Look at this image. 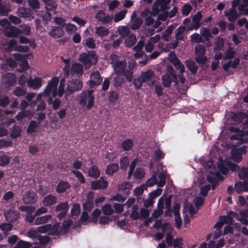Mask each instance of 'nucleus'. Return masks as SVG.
Masks as SVG:
<instances>
[{"instance_id":"nucleus-1","label":"nucleus","mask_w":248,"mask_h":248,"mask_svg":"<svg viewBox=\"0 0 248 248\" xmlns=\"http://www.w3.org/2000/svg\"><path fill=\"white\" fill-rule=\"evenodd\" d=\"M127 63L125 61L118 62L114 65V71L116 75H122L128 82H131L133 78V72L126 69Z\"/></svg>"},{"instance_id":"nucleus-2","label":"nucleus","mask_w":248,"mask_h":248,"mask_svg":"<svg viewBox=\"0 0 248 248\" xmlns=\"http://www.w3.org/2000/svg\"><path fill=\"white\" fill-rule=\"evenodd\" d=\"M93 93V90L83 91L78 96L79 103L83 106L87 104V109H90L94 105L95 97Z\"/></svg>"},{"instance_id":"nucleus-3","label":"nucleus","mask_w":248,"mask_h":248,"mask_svg":"<svg viewBox=\"0 0 248 248\" xmlns=\"http://www.w3.org/2000/svg\"><path fill=\"white\" fill-rule=\"evenodd\" d=\"M79 61L87 68L95 64L97 62V57L94 50H89L87 53H82L79 55Z\"/></svg>"},{"instance_id":"nucleus-4","label":"nucleus","mask_w":248,"mask_h":248,"mask_svg":"<svg viewBox=\"0 0 248 248\" xmlns=\"http://www.w3.org/2000/svg\"><path fill=\"white\" fill-rule=\"evenodd\" d=\"M166 73L162 77V84L165 87H170L172 82L178 83L177 76L171 65H168L166 68Z\"/></svg>"},{"instance_id":"nucleus-5","label":"nucleus","mask_w":248,"mask_h":248,"mask_svg":"<svg viewBox=\"0 0 248 248\" xmlns=\"http://www.w3.org/2000/svg\"><path fill=\"white\" fill-rule=\"evenodd\" d=\"M246 146H243L239 148H233L231 151L232 159L235 162H240L242 158V155L246 154Z\"/></svg>"},{"instance_id":"nucleus-6","label":"nucleus","mask_w":248,"mask_h":248,"mask_svg":"<svg viewBox=\"0 0 248 248\" xmlns=\"http://www.w3.org/2000/svg\"><path fill=\"white\" fill-rule=\"evenodd\" d=\"M102 82L101 78L99 71L92 72L90 75V79L88 81V85L91 89L94 88L100 85Z\"/></svg>"},{"instance_id":"nucleus-7","label":"nucleus","mask_w":248,"mask_h":248,"mask_svg":"<svg viewBox=\"0 0 248 248\" xmlns=\"http://www.w3.org/2000/svg\"><path fill=\"white\" fill-rule=\"evenodd\" d=\"M108 186V183L104 180V177H100L99 180L91 182V187L93 190L104 189Z\"/></svg>"},{"instance_id":"nucleus-8","label":"nucleus","mask_w":248,"mask_h":248,"mask_svg":"<svg viewBox=\"0 0 248 248\" xmlns=\"http://www.w3.org/2000/svg\"><path fill=\"white\" fill-rule=\"evenodd\" d=\"M59 82V79L57 77L53 78L47 83V86L44 91L45 96L50 95L53 90H56Z\"/></svg>"},{"instance_id":"nucleus-9","label":"nucleus","mask_w":248,"mask_h":248,"mask_svg":"<svg viewBox=\"0 0 248 248\" xmlns=\"http://www.w3.org/2000/svg\"><path fill=\"white\" fill-rule=\"evenodd\" d=\"M95 17L99 22L103 24H106L112 21V17L107 14L102 10H99L95 14Z\"/></svg>"},{"instance_id":"nucleus-10","label":"nucleus","mask_w":248,"mask_h":248,"mask_svg":"<svg viewBox=\"0 0 248 248\" xmlns=\"http://www.w3.org/2000/svg\"><path fill=\"white\" fill-rule=\"evenodd\" d=\"M37 196L34 191H28L23 196V202L26 204H31L34 203L37 199Z\"/></svg>"},{"instance_id":"nucleus-11","label":"nucleus","mask_w":248,"mask_h":248,"mask_svg":"<svg viewBox=\"0 0 248 248\" xmlns=\"http://www.w3.org/2000/svg\"><path fill=\"white\" fill-rule=\"evenodd\" d=\"M4 216L7 221L14 222L20 217V214L17 211L8 210L4 213Z\"/></svg>"},{"instance_id":"nucleus-12","label":"nucleus","mask_w":248,"mask_h":248,"mask_svg":"<svg viewBox=\"0 0 248 248\" xmlns=\"http://www.w3.org/2000/svg\"><path fill=\"white\" fill-rule=\"evenodd\" d=\"M235 190L237 193H241L243 192L248 191V179L242 181L236 182L234 186Z\"/></svg>"},{"instance_id":"nucleus-13","label":"nucleus","mask_w":248,"mask_h":248,"mask_svg":"<svg viewBox=\"0 0 248 248\" xmlns=\"http://www.w3.org/2000/svg\"><path fill=\"white\" fill-rule=\"evenodd\" d=\"M202 18V15L200 11L197 12L192 17V22L191 24L190 29L198 30L202 24L201 20Z\"/></svg>"},{"instance_id":"nucleus-14","label":"nucleus","mask_w":248,"mask_h":248,"mask_svg":"<svg viewBox=\"0 0 248 248\" xmlns=\"http://www.w3.org/2000/svg\"><path fill=\"white\" fill-rule=\"evenodd\" d=\"M64 33V31L62 28L58 27H53L49 32L50 36L54 38H59L63 36Z\"/></svg>"},{"instance_id":"nucleus-15","label":"nucleus","mask_w":248,"mask_h":248,"mask_svg":"<svg viewBox=\"0 0 248 248\" xmlns=\"http://www.w3.org/2000/svg\"><path fill=\"white\" fill-rule=\"evenodd\" d=\"M42 81L41 78H36L34 79L30 78L27 80V84L29 87L33 89H37L42 86Z\"/></svg>"},{"instance_id":"nucleus-16","label":"nucleus","mask_w":248,"mask_h":248,"mask_svg":"<svg viewBox=\"0 0 248 248\" xmlns=\"http://www.w3.org/2000/svg\"><path fill=\"white\" fill-rule=\"evenodd\" d=\"M155 77V72L151 69L147 70L141 73L140 77L144 83L152 80Z\"/></svg>"},{"instance_id":"nucleus-17","label":"nucleus","mask_w":248,"mask_h":248,"mask_svg":"<svg viewBox=\"0 0 248 248\" xmlns=\"http://www.w3.org/2000/svg\"><path fill=\"white\" fill-rule=\"evenodd\" d=\"M70 187V185L67 182L61 180L59 182L56 188V191L58 193H62Z\"/></svg>"},{"instance_id":"nucleus-18","label":"nucleus","mask_w":248,"mask_h":248,"mask_svg":"<svg viewBox=\"0 0 248 248\" xmlns=\"http://www.w3.org/2000/svg\"><path fill=\"white\" fill-rule=\"evenodd\" d=\"M32 116L33 114L30 111L28 110L21 109V111L18 112V113L16 115L15 118L18 121H22V120L25 118L31 119Z\"/></svg>"},{"instance_id":"nucleus-19","label":"nucleus","mask_w":248,"mask_h":248,"mask_svg":"<svg viewBox=\"0 0 248 248\" xmlns=\"http://www.w3.org/2000/svg\"><path fill=\"white\" fill-rule=\"evenodd\" d=\"M135 16L136 13L134 12L131 16L132 21L130 25V28L133 30L140 29L143 22L142 19L140 17H136L134 20L133 17Z\"/></svg>"},{"instance_id":"nucleus-20","label":"nucleus","mask_w":248,"mask_h":248,"mask_svg":"<svg viewBox=\"0 0 248 248\" xmlns=\"http://www.w3.org/2000/svg\"><path fill=\"white\" fill-rule=\"evenodd\" d=\"M57 198L55 196L49 194L45 197L43 200V204L46 206H49L57 202Z\"/></svg>"},{"instance_id":"nucleus-21","label":"nucleus","mask_w":248,"mask_h":248,"mask_svg":"<svg viewBox=\"0 0 248 248\" xmlns=\"http://www.w3.org/2000/svg\"><path fill=\"white\" fill-rule=\"evenodd\" d=\"M61 232L62 233V231L60 226V223L56 222L53 225L51 224V227L48 234L50 235L59 236Z\"/></svg>"},{"instance_id":"nucleus-22","label":"nucleus","mask_w":248,"mask_h":248,"mask_svg":"<svg viewBox=\"0 0 248 248\" xmlns=\"http://www.w3.org/2000/svg\"><path fill=\"white\" fill-rule=\"evenodd\" d=\"M51 218L50 215H46L43 216H37L33 225H39L47 222Z\"/></svg>"},{"instance_id":"nucleus-23","label":"nucleus","mask_w":248,"mask_h":248,"mask_svg":"<svg viewBox=\"0 0 248 248\" xmlns=\"http://www.w3.org/2000/svg\"><path fill=\"white\" fill-rule=\"evenodd\" d=\"M4 33L9 37H17L19 35L18 28L14 26L6 28Z\"/></svg>"},{"instance_id":"nucleus-24","label":"nucleus","mask_w":248,"mask_h":248,"mask_svg":"<svg viewBox=\"0 0 248 248\" xmlns=\"http://www.w3.org/2000/svg\"><path fill=\"white\" fill-rule=\"evenodd\" d=\"M119 96V93L113 90H110L108 95V102L111 104H114L118 99Z\"/></svg>"},{"instance_id":"nucleus-25","label":"nucleus","mask_w":248,"mask_h":248,"mask_svg":"<svg viewBox=\"0 0 248 248\" xmlns=\"http://www.w3.org/2000/svg\"><path fill=\"white\" fill-rule=\"evenodd\" d=\"M40 123H38L34 120H31L27 129V133L28 134H32L36 132V130L39 127Z\"/></svg>"},{"instance_id":"nucleus-26","label":"nucleus","mask_w":248,"mask_h":248,"mask_svg":"<svg viewBox=\"0 0 248 248\" xmlns=\"http://www.w3.org/2000/svg\"><path fill=\"white\" fill-rule=\"evenodd\" d=\"M19 13L23 17L29 18L30 19L34 18L33 12L29 8L21 7L19 9Z\"/></svg>"},{"instance_id":"nucleus-27","label":"nucleus","mask_w":248,"mask_h":248,"mask_svg":"<svg viewBox=\"0 0 248 248\" xmlns=\"http://www.w3.org/2000/svg\"><path fill=\"white\" fill-rule=\"evenodd\" d=\"M11 11V6L9 2H1L0 3V15L7 16Z\"/></svg>"},{"instance_id":"nucleus-28","label":"nucleus","mask_w":248,"mask_h":248,"mask_svg":"<svg viewBox=\"0 0 248 248\" xmlns=\"http://www.w3.org/2000/svg\"><path fill=\"white\" fill-rule=\"evenodd\" d=\"M186 65L189 71L193 74H195L198 70V66L195 62L191 59H188L185 62Z\"/></svg>"},{"instance_id":"nucleus-29","label":"nucleus","mask_w":248,"mask_h":248,"mask_svg":"<svg viewBox=\"0 0 248 248\" xmlns=\"http://www.w3.org/2000/svg\"><path fill=\"white\" fill-rule=\"evenodd\" d=\"M119 169V165L117 163L109 164L106 169L105 172L108 175H112Z\"/></svg>"},{"instance_id":"nucleus-30","label":"nucleus","mask_w":248,"mask_h":248,"mask_svg":"<svg viewBox=\"0 0 248 248\" xmlns=\"http://www.w3.org/2000/svg\"><path fill=\"white\" fill-rule=\"evenodd\" d=\"M134 146V142L132 140L127 139L123 140L121 143V148L125 151H130Z\"/></svg>"},{"instance_id":"nucleus-31","label":"nucleus","mask_w":248,"mask_h":248,"mask_svg":"<svg viewBox=\"0 0 248 248\" xmlns=\"http://www.w3.org/2000/svg\"><path fill=\"white\" fill-rule=\"evenodd\" d=\"M232 140H239L243 143H248V135L244 134H233L231 137Z\"/></svg>"},{"instance_id":"nucleus-32","label":"nucleus","mask_w":248,"mask_h":248,"mask_svg":"<svg viewBox=\"0 0 248 248\" xmlns=\"http://www.w3.org/2000/svg\"><path fill=\"white\" fill-rule=\"evenodd\" d=\"M71 74H82L83 73L82 65L78 63H76L72 65L71 68Z\"/></svg>"},{"instance_id":"nucleus-33","label":"nucleus","mask_w":248,"mask_h":248,"mask_svg":"<svg viewBox=\"0 0 248 248\" xmlns=\"http://www.w3.org/2000/svg\"><path fill=\"white\" fill-rule=\"evenodd\" d=\"M73 224V221L71 219L64 220L61 227L62 231V234H65L69 232L70 227Z\"/></svg>"},{"instance_id":"nucleus-34","label":"nucleus","mask_w":248,"mask_h":248,"mask_svg":"<svg viewBox=\"0 0 248 248\" xmlns=\"http://www.w3.org/2000/svg\"><path fill=\"white\" fill-rule=\"evenodd\" d=\"M18 30V34H23L25 35H29L31 32V27L27 24H22L21 25L19 28Z\"/></svg>"},{"instance_id":"nucleus-35","label":"nucleus","mask_w":248,"mask_h":248,"mask_svg":"<svg viewBox=\"0 0 248 248\" xmlns=\"http://www.w3.org/2000/svg\"><path fill=\"white\" fill-rule=\"evenodd\" d=\"M170 0H156L154 4L161 8L162 11L168 9L167 5L170 2Z\"/></svg>"},{"instance_id":"nucleus-36","label":"nucleus","mask_w":248,"mask_h":248,"mask_svg":"<svg viewBox=\"0 0 248 248\" xmlns=\"http://www.w3.org/2000/svg\"><path fill=\"white\" fill-rule=\"evenodd\" d=\"M137 39L133 34H130L126 38L124 44L125 46L128 47H132L136 43Z\"/></svg>"},{"instance_id":"nucleus-37","label":"nucleus","mask_w":248,"mask_h":248,"mask_svg":"<svg viewBox=\"0 0 248 248\" xmlns=\"http://www.w3.org/2000/svg\"><path fill=\"white\" fill-rule=\"evenodd\" d=\"M89 176L94 179L99 177L100 172L98 168L96 166H93L89 170Z\"/></svg>"},{"instance_id":"nucleus-38","label":"nucleus","mask_w":248,"mask_h":248,"mask_svg":"<svg viewBox=\"0 0 248 248\" xmlns=\"http://www.w3.org/2000/svg\"><path fill=\"white\" fill-rule=\"evenodd\" d=\"M93 197L88 196L87 201L83 203V210L87 212H90L93 207Z\"/></svg>"},{"instance_id":"nucleus-39","label":"nucleus","mask_w":248,"mask_h":248,"mask_svg":"<svg viewBox=\"0 0 248 248\" xmlns=\"http://www.w3.org/2000/svg\"><path fill=\"white\" fill-rule=\"evenodd\" d=\"M122 75H117L113 79V85L116 88H119L125 83V79Z\"/></svg>"},{"instance_id":"nucleus-40","label":"nucleus","mask_w":248,"mask_h":248,"mask_svg":"<svg viewBox=\"0 0 248 248\" xmlns=\"http://www.w3.org/2000/svg\"><path fill=\"white\" fill-rule=\"evenodd\" d=\"M21 129L19 126L14 125L10 133V137L16 139L21 135Z\"/></svg>"},{"instance_id":"nucleus-41","label":"nucleus","mask_w":248,"mask_h":248,"mask_svg":"<svg viewBox=\"0 0 248 248\" xmlns=\"http://www.w3.org/2000/svg\"><path fill=\"white\" fill-rule=\"evenodd\" d=\"M96 33L100 37L107 36L109 33L108 30L103 26H100L96 28Z\"/></svg>"},{"instance_id":"nucleus-42","label":"nucleus","mask_w":248,"mask_h":248,"mask_svg":"<svg viewBox=\"0 0 248 248\" xmlns=\"http://www.w3.org/2000/svg\"><path fill=\"white\" fill-rule=\"evenodd\" d=\"M129 163V158L126 156H123L120 159V169L123 170H126Z\"/></svg>"},{"instance_id":"nucleus-43","label":"nucleus","mask_w":248,"mask_h":248,"mask_svg":"<svg viewBox=\"0 0 248 248\" xmlns=\"http://www.w3.org/2000/svg\"><path fill=\"white\" fill-rule=\"evenodd\" d=\"M101 214V211L98 209H95L92 214V217L89 220V222L97 223L98 218Z\"/></svg>"},{"instance_id":"nucleus-44","label":"nucleus","mask_w":248,"mask_h":248,"mask_svg":"<svg viewBox=\"0 0 248 248\" xmlns=\"http://www.w3.org/2000/svg\"><path fill=\"white\" fill-rule=\"evenodd\" d=\"M72 216H78L80 213V205L78 203H74L71 210Z\"/></svg>"},{"instance_id":"nucleus-45","label":"nucleus","mask_w":248,"mask_h":248,"mask_svg":"<svg viewBox=\"0 0 248 248\" xmlns=\"http://www.w3.org/2000/svg\"><path fill=\"white\" fill-rule=\"evenodd\" d=\"M126 13V10H121L119 12L115 15L114 21L115 22H118L124 18Z\"/></svg>"},{"instance_id":"nucleus-46","label":"nucleus","mask_w":248,"mask_h":248,"mask_svg":"<svg viewBox=\"0 0 248 248\" xmlns=\"http://www.w3.org/2000/svg\"><path fill=\"white\" fill-rule=\"evenodd\" d=\"M223 46H224L223 39L221 37H218L216 38L214 49L216 51L220 50L223 47Z\"/></svg>"},{"instance_id":"nucleus-47","label":"nucleus","mask_w":248,"mask_h":248,"mask_svg":"<svg viewBox=\"0 0 248 248\" xmlns=\"http://www.w3.org/2000/svg\"><path fill=\"white\" fill-rule=\"evenodd\" d=\"M201 34L204 38V41H209L210 38L211 36L210 31L206 28L202 27L201 29Z\"/></svg>"},{"instance_id":"nucleus-48","label":"nucleus","mask_w":248,"mask_h":248,"mask_svg":"<svg viewBox=\"0 0 248 248\" xmlns=\"http://www.w3.org/2000/svg\"><path fill=\"white\" fill-rule=\"evenodd\" d=\"M205 51V46L199 44L195 47V53L197 56L204 55Z\"/></svg>"},{"instance_id":"nucleus-49","label":"nucleus","mask_w":248,"mask_h":248,"mask_svg":"<svg viewBox=\"0 0 248 248\" xmlns=\"http://www.w3.org/2000/svg\"><path fill=\"white\" fill-rule=\"evenodd\" d=\"M32 244L31 242L20 240L17 243L14 248H30Z\"/></svg>"},{"instance_id":"nucleus-50","label":"nucleus","mask_w":248,"mask_h":248,"mask_svg":"<svg viewBox=\"0 0 248 248\" xmlns=\"http://www.w3.org/2000/svg\"><path fill=\"white\" fill-rule=\"evenodd\" d=\"M240 217H239V220L243 224L248 225V215L247 212H240Z\"/></svg>"},{"instance_id":"nucleus-51","label":"nucleus","mask_w":248,"mask_h":248,"mask_svg":"<svg viewBox=\"0 0 248 248\" xmlns=\"http://www.w3.org/2000/svg\"><path fill=\"white\" fill-rule=\"evenodd\" d=\"M191 40L193 43L198 44L200 43H204V41L202 36L197 33L192 34L191 36Z\"/></svg>"},{"instance_id":"nucleus-52","label":"nucleus","mask_w":248,"mask_h":248,"mask_svg":"<svg viewBox=\"0 0 248 248\" xmlns=\"http://www.w3.org/2000/svg\"><path fill=\"white\" fill-rule=\"evenodd\" d=\"M72 173L76 176L81 184H84L85 183L84 176L80 171L73 170H72Z\"/></svg>"},{"instance_id":"nucleus-53","label":"nucleus","mask_w":248,"mask_h":248,"mask_svg":"<svg viewBox=\"0 0 248 248\" xmlns=\"http://www.w3.org/2000/svg\"><path fill=\"white\" fill-rule=\"evenodd\" d=\"M10 161V157L6 155H3L0 156V166H5L9 164Z\"/></svg>"},{"instance_id":"nucleus-54","label":"nucleus","mask_w":248,"mask_h":248,"mask_svg":"<svg viewBox=\"0 0 248 248\" xmlns=\"http://www.w3.org/2000/svg\"><path fill=\"white\" fill-rule=\"evenodd\" d=\"M68 204L67 202H62L57 205L55 211L56 212L63 211H68Z\"/></svg>"},{"instance_id":"nucleus-55","label":"nucleus","mask_w":248,"mask_h":248,"mask_svg":"<svg viewBox=\"0 0 248 248\" xmlns=\"http://www.w3.org/2000/svg\"><path fill=\"white\" fill-rule=\"evenodd\" d=\"M14 94L17 96H20L24 95L26 93V89H24L23 87L20 86L17 87L13 92Z\"/></svg>"},{"instance_id":"nucleus-56","label":"nucleus","mask_w":248,"mask_h":248,"mask_svg":"<svg viewBox=\"0 0 248 248\" xmlns=\"http://www.w3.org/2000/svg\"><path fill=\"white\" fill-rule=\"evenodd\" d=\"M132 80L133 84L134 85L135 89L140 90L142 87V83H144L142 81L141 77L136 78Z\"/></svg>"},{"instance_id":"nucleus-57","label":"nucleus","mask_w":248,"mask_h":248,"mask_svg":"<svg viewBox=\"0 0 248 248\" xmlns=\"http://www.w3.org/2000/svg\"><path fill=\"white\" fill-rule=\"evenodd\" d=\"M51 227V224H47L41 225L37 228V232L41 233H46L49 232V230Z\"/></svg>"},{"instance_id":"nucleus-58","label":"nucleus","mask_w":248,"mask_h":248,"mask_svg":"<svg viewBox=\"0 0 248 248\" xmlns=\"http://www.w3.org/2000/svg\"><path fill=\"white\" fill-rule=\"evenodd\" d=\"M102 211L104 215H110L113 212V209L111 208L110 204H106L105 205L102 206Z\"/></svg>"},{"instance_id":"nucleus-59","label":"nucleus","mask_w":248,"mask_h":248,"mask_svg":"<svg viewBox=\"0 0 248 248\" xmlns=\"http://www.w3.org/2000/svg\"><path fill=\"white\" fill-rule=\"evenodd\" d=\"M225 165L228 166V168L229 169V170H232V171H237L239 170L240 167L238 165L235 164V163L230 162L229 161H226L225 162Z\"/></svg>"},{"instance_id":"nucleus-60","label":"nucleus","mask_w":248,"mask_h":248,"mask_svg":"<svg viewBox=\"0 0 248 248\" xmlns=\"http://www.w3.org/2000/svg\"><path fill=\"white\" fill-rule=\"evenodd\" d=\"M220 221L223 223V224H233L234 222L233 219H232L229 217V215L227 216H221L220 217Z\"/></svg>"},{"instance_id":"nucleus-61","label":"nucleus","mask_w":248,"mask_h":248,"mask_svg":"<svg viewBox=\"0 0 248 248\" xmlns=\"http://www.w3.org/2000/svg\"><path fill=\"white\" fill-rule=\"evenodd\" d=\"M145 173L141 168H137L134 173V177L139 180L142 179Z\"/></svg>"},{"instance_id":"nucleus-62","label":"nucleus","mask_w":248,"mask_h":248,"mask_svg":"<svg viewBox=\"0 0 248 248\" xmlns=\"http://www.w3.org/2000/svg\"><path fill=\"white\" fill-rule=\"evenodd\" d=\"M85 45L88 48L90 49H93L96 46L94 40L92 37H89L86 39Z\"/></svg>"},{"instance_id":"nucleus-63","label":"nucleus","mask_w":248,"mask_h":248,"mask_svg":"<svg viewBox=\"0 0 248 248\" xmlns=\"http://www.w3.org/2000/svg\"><path fill=\"white\" fill-rule=\"evenodd\" d=\"M72 85L74 86L76 91H80L83 87V84L81 80L76 79L72 82Z\"/></svg>"},{"instance_id":"nucleus-64","label":"nucleus","mask_w":248,"mask_h":248,"mask_svg":"<svg viewBox=\"0 0 248 248\" xmlns=\"http://www.w3.org/2000/svg\"><path fill=\"white\" fill-rule=\"evenodd\" d=\"M238 174L241 179H248V169L247 168H242L239 170Z\"/></svg>"}]
</instances>
